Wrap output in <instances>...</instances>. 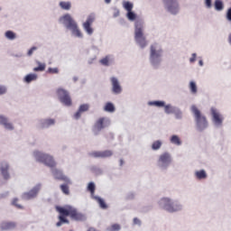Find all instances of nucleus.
<instances>
[{
    "label": "nucleus",
    "mask_w": 231,
    "mask_h": 231,
    "mask_svg": "<svg viewBox=\"0 0 231 231\" xmlns=\"http://www.w3.org/2000/svg\"><path fill=\"white\" fill-rule=\"evenodd\" d=\"M32 156L39 163H43L51 169L52 176L55 180H60V181H65V183L71 185V180H69L68 176L64 175L62 171L55 168L57 162H55L53 156L39 150L34 151L32 152Z\"/></svg>",
    "instance_id": "nucleus-1"
},
{
    "label": "nucleus",
    "mask_w": 231,
    "mask_h": 231,
    "mask_svg": "<svg viewBox=\"0 0 231 231\" xmlns=\"http://www.w3.org/2000/svg\"><path fill=\"white\" fill-rule=\"evenodd\" d=\"M59 23L60 24H63L67 30H69L72 37H76L77 39H82L84 37V34H82V32L79 29V23H77V21L73 19L71 14H66L60 16Z\"/></svg>",
    "instance_id": "nucleus-2"
},
{
    "label": "nucleus",
    "mask_w": 231,
    "mask_h": 231,
    "mask_svg": "<svg viewBox=\"0 0 231 231\" xmlns=\"http://www.w3.org/2000/svg\"><path fill=\"white\" fill-rule=\"evenodd\" d=\"M149 62L153 69H160L163 62V48L158 43L150 46Z\"/></svg>",
    "instance_id": "nucleus-3"
},
{
    "label": "nucleus",
    "mask_w": 231,
    "mask_h": 231,
    "mask_svg": "<svg viewBox=\"0 0 231 231\" xmlns=\"http://www.w3.org/2000/svg\"><path fill=\"white\" fill-rule=\"evenodd\" d=\"M158 206L162 210H165L169 214H176L183 210V204L178 199L163 197L158 201Z\"/></svg>",
    "instance_id": "nucleus-4"
},
{
    "label": "nucleus",
    "mask_w": 231,
    "mask_h": 231,
    "mask_svg": "<svg viewBox=\"0 0 231 231\" xmlns=\"http://www.w3.org/2000/svg\"><path fill=\"white\" fill-rule=\"evenodd\" d=\"M190 111L194 116L195 121V128L198 133H203L208 129V120L207 119V116L203 115L196 105H192Z\"/></svg>",
    "instance_id": "nucleus-5"
},
{
    "label": "nucleus",
    "mask_w": 231,
    "mask_h": 231,
    "mask_svg": "<svg viewBox=\"0 0 231 231\" xmlns=\"http://www.w3.org/2000/svg\"><path fill=\"white\" fill-rule=\"evenodd\" d=\"M134 41L143 50L147 47V39L143 35V21L137 20L134 23Z\"/></svg>",
    "instance_id": "nucleus-6"
},
{
    "label": "nucleus",
    "mask_w": 231,
    "mask_h": 231,
    "mask_svg": "<svg viewBox=\"0 0 231 231\" xmlns=\"http://www.w3.org/2000/svg\"><path fill=\"white\" fill-rule=\"evenodd\" d=\"M172 162H174V159H172V154L169 152H163L157 158L156 167L159 169V171L165 172L169 171V167L172 165Z\"/></svg>",
    "instance_id": "nucleus-7"
},
{
    "label": "nucleus",
    "mask_w": 231,
    "mask_h": 231,
    "mask_svg": "<svg viewBox=\"0 0 231 231\" xmlns=\"http://www.w3.org/2000/svg\"><path fill=\"white\" fill-rule=\"evenodd\" d=\"M60 211L64 216H69L71 219L74 221H86L88 219V217H86V214L80 213L72 206L67 205V208H60Z\"/></svg>",
    "instance_id": "nucleus-8"
},
{
    "label": "nucleus",
    "mask_w": 231,
    "mask_h": 231,
    "mask_svg": "<svg viewBox=\"0 0 231 231\" xmlns=\"http://www.w3.org/2000/svg\"><path fill=\"white\" fill-rule=\"evenodd\" d=\"M111 125V120L106 117H100L96 121L92 127V133L95 134V136H98L100 134V132L103 129H106V127H109Z\"/></svg>",
    "instance_id": "nucleus-9"
},
{
    "label": "nucleus",
    "mask_w": 231,
    "mask_h": 231,
    "mask_svg": "<svg viewBox=\"0 0 231 231\" xmlns=\"http://www.w3.org/2000/svg\"><path fill=\"white\" fill-rule=\"evenodd\" d=\"M164 8L168 14L178 15L180 14V1L178 0H162Z\"/></svg>",
    "instance_id": "nucleus-10"
},
{
    "label": "nucleus",
    "mask_w": 231,
    "mask_h": 231,
    "mask_svg": "<svg viewBox=\"0 0 231 231\" xmlns=\"http://www.w3.org/2000/svg\"><path fill=\"white\" fill-rule=\"evenodd\" d=\"M57 95L60 102L63 104V106H66L67 107L71 106V96H69V92L68 90L64 88H58Z\"/></svg>",
    "instance_id": "nucleus-11"
},
{
    "label": "nucleus",
    "mask_w": 231,
    "mask_h": 231,
    "mask_svg": "<svg viewBox=\"0 0 231 231\" xmlns=\"http://www.w3.org/2000/svg\"><path fill=\"white\" fill-rule=\"evenodd\" d=\"M211 122L215 125V127H223V115L219 113V110L216 107H211Z\"/></svg>",
    "instance_id": "nucleus-12"
},
{
    "label": "nucleus",
    "mask_w": 231,
    "mask_h": 231,
    "mask_svg": "<svg viewBox=\"0 0 231 231\" xmlns=\"http://www.w3.org/2000/svg\"><path fill=\"white\" fill-rule=\"evenodd\" d=\"M41 189H42V184H36L30 191L23 193L22 199H24L25 201H30V199H35V198L39 196Z\"/></svg>",
    "instance_id": "nucleus-13"
},
{
    "label": "nucleus",
    "mask_w": 231,
    "mask_h": 231,
    "mask_svg": "<svg viewBox=\"0 0 231 231\" xmlns=\"http://www.w3.org/2000/svg\"><path fill=\"white\" fill-rule=\"evenodd\" d=\"M96 15L94 13L90 14L88 17L85 23H83V30L88 33V35H93L95 30L93 27H91V24L95 23Z\"/></svg>",
    "instance_id": "nucleus-14"
},
{
    "label": "nucleus",
    "mask_w": 231,
    "mask_h": 231,
    "mask_svg": "<svg viewBox=\"0 0 231 231\" xmlns=\"http://www.w3.org/2000/svg\"><path fill=\"white\" fill-rule=\"evenodd\" d=\"M0 125L5 129V131H14L15 126L14 123L10 121V117L5 115L0 114Z\"/></svg>",
    "instance_id": "nucleus-15"
},
{
    "label": "nucleus",
    "mask_w": 231,
    "mask_h": 231,
    "mask_svg": "<svg viewBox=\"0 0 231 231\" xmlns=\"http://www.w3.org/2000/svg\"><path fill=\"white\" fill-rule=\"evenodd\" d=\"M113 152L110 150L106 151H94L88 152L90 158H111Z\"/></svg>",
    "instance_id": "nucleus-16"
},
{
    "label": "nucleus",
    "mask_w": 231,
    "mask_h": 231,
    "mask_svg": "<svg viewBox=\"0 0 231 231\" xmlns=\"http://www.w3.org/2000/svg\"><path fill=\"white\" fill-rule=\"evenodd\" d=\"M55 122L56 121L53 118L39 119L37 127H39V129H49V127H51V125H55Z\"/></svg>",
    "instance_id": "nucleus-17"
},
{
    "label": "nucleus",
    "mask_w": 231,
    "mask_h": 231,
    "mask_svg": "<svg viewBox=\"0 0 231 231\" xmlns=\"http://www.w3.org/2000/svg\"><path fill=\"white\" fill-rule=\"evenodd\" d=\"M111 84H112V93L114 95H120L122 93V86L120 85V81H118V79L116 77H112L110 79Z\"/></svg>",
    "instance_id": "nucleus-18"
},
{
    "label": "nucleus",
    "mask_w": 231,
    "mask_h": 231,
    "mask_svg": "<svg viewBox=\"0 0 231 231\" xmlns=\"http://www.w3.org/2000/svg\"><path fill=\"white\" fill-rule=\"evenodd\" d=\"M8 169H10V165L6 162H2L0 163V172L5 181L10 180V173L8 172Z\"/></svg>",
    "instance_id": "nucleus-19"
},
{
    "label": "nucleus",
    "mask_w": 231,
    "mask_h": 231,
    "mask_svg": "<svg viewBox=\"0 0 231 231\" xmlns=\"http://www.w3.org/2000/svg\"><path fill=\"white\" fill-rule=\"evenodd\" d=\"M60 208H68V205L64 206V207H60V206H56V210L57 212H59L60 216H59V219L60 221V223H66L67 225H69V220H68V216L69 215H64L62 214V212H60Z\"/></svg>",
    "instance_id": "nucleus-20"
},
{
    "label": "nucleus",
    "mask_w": 231,
    "mask_h": 231,
    "mask_svg": "<svg viewBox=\"0 0 231 231\" xmlns=\"http://www.w3.org/2000/svg\"><path fill=\"white\" fill-rule=\"evenodd\" d=\"M17 226L15 222H3L0 226L1 230H14Z\"/></svg>",
    "instance_id": "nucleus-21"
},
{
    "label": "nucleus",
    "mask_w": 231,
    "mask_h": 231,
    "mask_svg": "<svg viewBox=\"0 0 231 231\" xmlns=\"http://www.w3.org/2000/svg\"><path fill=\"white\" fill-rule=\"evenodd\" d=\"M178 106H172L171 104H168V105H165L164 106V113L166 115H173L174 114V111H176V108Z\"/></svg>",
    "instance_id": "nucleus-22"
},
{
    "label": "nucleus",
    "mask_w": 231,
    "mask_h": 231,
    "mask_svg": "<svg viewBox=\"0 0 231 231\" xmlns=\"http://www.w3.org/2000/svg\"><path fill=\"white\" fill-rule=\"evenodd\" d=\"M100 64H102V66L109 67L111 64H113V58L107 55L100 60Z\"/></svg>",
    "instance_id": "nucleus-23"
},
{
    "label": "nucleus",
    "mask_w": 231,
    "mask_h": 231,
    "mask_svg": "<svg viewBox=\"0 0 231 231\" xmlns=\"http://www.w3.org/2000/svg\"><path fill=\"white\" fill-rule=\"evenodd\" d=\"M5 37L7 39V41H15V39H17V33H15L14 31H6L5 32Z\"/></svg>",
    "instance_id": "nucleus-24"
},
{
    "label": "nucleus",
    "mask_w": 231,
    "mask_h": 231,
    "mask_svg": "<svg viewBox=\"0 0 231 231\" xmlns=\"http://www.w3.org/2000/svg\"><path fill=\"white\" fill-rule=\"evenodd\" d=\"M92 199H95L96 201H97L100 208H103V210H106V208H107V204H106V201H104V199L98 196H96Z\"/></svg>",
    "instance_id": "nucleus-25"
},
{
    "label": "nucleus",
    "mask_w": 231,
    "mask_h": 231,
    "mask_svg": "<svg viewBox=\"0 0 231 231\" xmlns=\"http://www.w3.org/2000/svg\"><path fill=\"white\" fill-rule=\"evenodd\" d=\"M214 6L217 12H221L225 9V4H223L222 0H215Z\"/></svg>",
    "instance_id": "nucleus-26"
},
{
    "label": "nucleus",
    "mask_w": 231,
    "mask_h": 231,
    "mask_svg": "<svg viewBox=\"0 0 231 231\" xmlns=\"http://www.w3.org/2000/svg\"><path fill=\"white\" fill-rule=\"evenodd\" d=\"M104 111H106V113H115V105L111 102H107L104 106Z\"/></svg>",
    "instance_id": "nucleus-27"
},
{
    "label": "nucleus",
    "mask_w": 231,
    "mask_h": 231,
    "mask_svg": "<svg viewBox=\"0 0 231 231\" xmlns=\"http://www.w3.org/2000/svg\"><path fill=\"white\" fill-rule=\"evenodd\" d=\"M33 80H37V74H28L24 77V82L30 84V82H33Z\"/></svg>",
    "instance_id": "nucleus-28"
},
{
    "label": "nucleus",
    "mask_w": 231,
    "mask_h": 231,
    "mask_svg": "<svg viewBox=\"0 0 231 231\" xmlns=\"http://www.w3.org/2000/svg\"><path fill=\"white\" fill-rule=\"evenodd\" d=\"M171 143H172L173 145H181V139H180V136L174 134L171 135V139H170Z\"/></svg>",
    "instance_id": "nucleus-29"
},
{
    "label": "nucleus",
    "mask_w": 231,
    "mask_h": 231,
    "mask_svg": "<svg viewBox=\"0 0 231 231\" xmlns=\"http://www.w3.org/2000/svg\"><path fill=\"white\" fill-rule=\"evenodd\" d=\"M59 6L61 8V10H71V2L61 1L60 2Z\"/></svg>",
    "instance_id": "nucleus-30"
},
{
    "label": "nucleus",
    "mask_w": 231,
    "mask_h": 231,
    "mask_svg": "<svg viewBox=\"0 0 231 231\" xmlns=\"http://www.w3.org/2000/svg\"><path fill=\"white\" fill-rule=\"evenodd\" d=\"M173 115H174L176 120H182L183 119V112L178 106L174 110Z\"/></svg>",
    "instance_id": "nucleus-31"
},
{
    "label": "nucleus",
    "mask_w": 231,
    "mask_h": 231,
    "mask_svg": "<svg viewBox=\"0 0 231 231\" xmlns=\"http://www.w3.org/2000/svg\"><path fill=\"white\" fill-rule=\"evenodd\" d=\"M148 106H155V107H165V101H149Z\"/></svg>",
    "instance_id": "nucleus-32"
},
{
    "label": "nucleus",
    "mask_w": 231,
    "mask_h": 231,
    "mask_svg": "<svg viewBox=\"0 0 231 231\" xmlns=\"http://www.w3.org/2000/svg\"><path fill=\"white\" fill-rule=\"evenodd\" d=\"M195 176L198 180H205L207 178V171H205V170H200L195 172Z\"/></svg>",
    "instance_id": "nucleus-33"
},
{
    "label": "nucleus",
    "mask_w": 231,
    "mask_h": 231,
    "mask_svg": "<svg viewBox=\"0 0 231 231\" xmlns=\"http://www.w3.org/2000/svg\"><path fill=\"white\" fill-rule=\"evenodd\" d=\"M189 91L191 95H196L198 93V85H196V82L194 81L189 82Z\"/></svg>",
    "instance_id": "nucleus-34"
},
{
    "label": "nucleus",
    "mask_w": 231,
    "mask_h": 231,
    "mask_svg": "<svg viewBox=\"0 0 231 231\" xmlns=\"http://www.w3.org/2000/svg\"><path fill=\"white\" fill-rule=\"evenodd\" d=\"M95 189H96L95 182H89L88 185V192H90L92 199L97 197L95 196Z\"/></svg>",
    "instance_id": "nucleus-35"
},
{
    "label": "nucleus",
    "mask_w": 231,
    "mask_h": 231,
    "mask_svg": "<svg viewBox=\"0 0 231 231\" xmlns=\"http://www.w3.org/2000/svg\"><path fill=\"white\" fill-rule=\"evenodd\" d=\"M162 143H162V141H160V140L153 142L152 144V151H160V149H162Z\"/></svg>",
    "instance_id": "nucleus-36"
},
{
    "label": "nucleus",
    "mask_w": 231,
    "mask_h": 231,
    "mask_svg": "<svg viewBox=\"0 0 231 231\" xmlns=\"http://www.w3.org/2000/svg\"><path fill=\"white\" fill-rule=\"evenodd\" d=\"M128 21H136V14L133 11H128L126 14Z\"/></svg>",
    "instance_id": "nucleus-37"
},
{
    "label": "nucleus",
    "mask_w": 231,
    "mask_h": 231,
    "mask_svg": "<svg viewBox=\"0 0 231 231\" xmlns=\"http://www.w3.org/2000/svg\"><path fill=\"white\" fill-rule=\"evenodd\" d=\"M38 67L33 69V71H44L46 69V64L37 61Z\"/></svg>",
    "instance_id": "nucleus-38"
},
{
    "label": "nucleus",
    "mask_w": 231,
    "mask_h": 231,
    "mask_svg": "<svg viewBox=\"0 0 231 231\" xmlns=\"http://www.w3.org/2000/svg\"><path fill=\"white\" fill-rule=\"evenodd\" d=\"M91 172H93L94 174H96V176H100V174H102V169L97 167V166H92L90 168Z\"/></svg>",
    "instance_id": "nucleus-39"
},
{
    "label": "nucleus",
    "mask_w": 231,
    "mask_h": 231,
    "mask_svg": "<svg viewBox=\"0 0 231 231\" xmlns=\"http://www.w3.org/2000/svg\"><path fill=\"white\" fill-rule=\"evenodd\" d=\"M123 6L127 12L133 11V3L131 2H124Z\"/></svg>",
    "instance_id": "nucleus-40"
},
{
    "label": "nucleus",
    "mask_w": 231,
    "mask_h": 231,
    "mask_svg": "<svg viewBox=\"0 0 231 231\" xmlns=\"http://www.w3.org/2000/svg\"><path fill=\"white\" fill-rule=\"evenodd\" d=\"M60 187L63 194L69 195V187L67 184H61Z\"/></svg>",
    "instance_id": "nucleus-41"
},
{
    "label": "nucleus",
    "mask_w": 231,
    "mask_h": 231,
    "mask_svg": "<svg viewBox=\"0 0 231 231\" xmlns=\"http://www.w3.org/2000/svg\"><path fill=\"white\" fill-rule=\"evenodd\" d=\"M88 109H89V105H88V104H83V105L79 106V110L81 113H86V111H88Z\"/></svg>",
    "instance_id": "nucleus-42"
},
{
    "label": "nucleus",
    "mask_w": 231,
    "mask_h": 231,
    "mask_svg": "<svg viewBox=\"0 0 231 231\" xmlns=\"http://www.w3.org/2000/svg\"><path fill=\"white\" fill-rule=\"evenodd\" d=\"M47 73H51L52 75H58L59 68H49Z\"/></svg>",
    "instance_id": "nucleus-43"
},
{
    "label": "nucleus",
    "mask_w": 231,
    "mask_h": 231,
    "mask_svg": "<svg viewBox=\"0 0 231 231\" xmlns=\"http://www.w3.org/2000/svg\"><path fill=\"white\" fill-rule=\"evenodd\" d=\"M6 91H8V88H6V86H0V97L3 95H6Z\"/></svg>",
    "instance_id": "nucleus-44"
},
{
    "label": "nucleus",
    "mask_w": 231,
    "mask_h": 231,
    "mask_svg": "<svg viewBox=\"0 0 231 231\" xmlns=\"http://www.w3.org/2000/svg\"><path fill=\"white\" fill-rule=\"evenodd\" d=\"M112 231H120L122 230V226L119 224H113L111 226Z\"/></svg>",
    "instance_id": "nucleus-45"
},
{
    "label": "nucleus",
    "mask_w": 231,
    "mask_h": 231,
    "mask_svg": "<svg viewBox=\"0 0 231 231\" xmlns=\"http://www.w3.org/2000/svg\"><path fill=\"white\" fill-rule=\"evenodd\" d=\"M204 5H205L206 8L210 10V8H212V0H205Z\"/></svg>",
    "instance_id": "nucleus-46"
},
{
    "label": "nucleus",
    "mask_w": 231,
    "mask_h": 231,
    "mask_svg": "<svg viewBox=\"0 0 231 231\" xmlns=\"http://www.w3.org/2000/svg\"><path fill=\"white\" fill-rule=\"evenodd\" d=\"M34 51H37V47H35V46L32 47V48L28 51L27 56H28V57H32V55H33V52H34Z\"/></svg>",
    "instance_id": "nucleus-47"
},
{
    "label": "nucleus",
    "mask_w": 231,
    "mask_h": 231,
    "mask_svg": "<svg viewBox=\"0 0 231 231\" xmlns=\"http://www.w3.org/2000/svg\"><path fill=\"white\" fill-rule=\"evenodd\" d=\"M17 201H19L18 199H14L12 204L14 205V207H17V208H23V206L17 204Z\"/></svg>",
    "instance_id": "nucleus-48"
},
{
    "label": "nucleus",
    "mask_w": 231,
    "mask_h": 231,
    "mask_svg": "<svg viewBox=\"0 0 231 231\" xmlns=\"http://www.w3.org/2000/svg\"><path fill=\"white\" fill-rule=\"evenodd\" d=\"M81 111L80 110H78L75 114H74V118L76 119V120H79V118H80V116H81Z\"/></svg>",
    "instance_id": "nucleus-49"
},
{
    "label": "nucleus",
    "mask_w": 231,
    "mask_h": 231,
    "mask_svg": "<svg viewBox=\"0 0 231 231\" xmlns=\"http://www.w3.org/2000/svg\"><path fill=\"white\" fill-rule=\"evenodd\" d=\"M196 57H198V54L192 53L191 58L189 59V62H191V63L196 62Z\"/></svg>",
    "instance_id": "nucleus-50"
},
{
    "label": "nucleus",
    "mask_w": 231,
    "mask_h": 231,
    "mask_svg": "<svg viewBox=\"0 0 231 231\" xmlns=\"http://www.w3.org/2000/svg\"><path fill=\"white\" fill-rule=\"evenodd\" d=\"M134 225H142V221L138 217L134 218Z\"/></svg>",
    "instance_id": "nucleus-51"
},
{
    "label": "nucleus",
    "mask_w": 231,
    "mask_h": 231,
    "mask_svg": "<svg viewBox=\"0 0 231 231\" xmlns=\"http://www.w3.org/2000/svg\"><path fill=\"white\" fill-rule=\"evenodd\" d=\"M134 198V193L130 192L126 195V199H133Z\"/></svg>",
    "instance_id": "nucleus-52"
},
{
    "label": "nucleus",
    "mask_w": 231,
    "mask_h": 231,
    "mask_svg": "<svg viewBox=\"0 0 231 231\" xmlns=\"http://www.w3.org/2000/svg\"><path fill=\"white\" fill-rule=\"evenodd\" d=\"M118 15H120V11H119V10H116V11L114 13V17H118Z\"/></svg>",
    "instance_id": "nucleus-53"
},
{
    "label": "nucleus",
    "mask_w": 231,
    "mask_h": 231,
    "mask_svg": "<svg viewBox=\"0 0 231 231\" xmlns=\"http://www.w3.org/2000/svg\"><path fill=\"white\" fill-rule=\"evenodd\" d=\"M23 53H18V54L14 55V57H17L18 59H21V57H23Z\"/></svg>",
    "instance_id": "nucleus-54"
},
{
    "label": "nucleus",
    "mask_w": 231,
    "mask_h": 231,
    "mask_svg": "<svg viewBox=\"0 0 231 231\" xmlns=\"http://www.w3.org/2000/svg\"><path fill=\"white\" fill-rule=\"evenodd\" d=\"M56 226H62V222H60V220L59 222H57Z\"/></svg>",
    "instance_id": "nucleus-55"
},
{
    "label": "nucleus",
    "mask_w": 231,
    "mask_h": 231,
    "mask_svg": "<svg viewBox=\"0 0 231 231\" xmlns=\"http://www.w3.org/2000/svg\"><path fill=\"white\" fill-rule=\"evenodd\" d=\"M119 162H120V167H122V165H124V159H120Z\"/></svg>",
    "instance_id": "nucleus-56"
},
{
    "label": "nucleus",
    "mask_w": 231,
    "mask_h": 231,
    "mask_svg": "<svg viewBox=\"0 0 231 231\" xmlns=\"http://www.w3.org/2000/svg\"><path fill=\"white\" fill-rule=\"evenodd\" d=\"M228 42L231 45V33H229V35H228Z\"/></svg>",
    "instance_id": "nucleus-57"
},
{
    "label": "nucleus",
    "mask_w": 231,
    "mask_h": 231,
    "mask_svg": "<svg viewBox=\"0 0 231 231\" xmlns=\"http://www.w3.org/2000/svg\"><path fill=\"white\" fill-rule=\"evenodd\" d=\"M199 66H203V60H200L199 61Z\"/></svg>",
    "instance_id": "nucleus-58"
},
{
    "label": "nucleus",
    "mask_w": 231,
    "mask_h": 231,
    "mask_svg": "<svg viewBox=\"0 0 231 231\" xmlns=\"http://www.w3.org/2000/svg\"><path fill=\"white\" fill-rule=\"evenodd\" d=\"M105 3H106V5H109V4L111 3V0H105Z\"/></svg>",
    "instance_id": "nucleus-59"
},
{
    "label": "nucleus",
    "mask_w": 231,
    "mask_h": 231,
    "mask_svg": "<svg viewBox=\"0 0 231 231\" xmlns=\"http://www.w3.org/2000/svg\"><path fill=\"white\" fill-rule=\"evenodd\" d=\"M73 80H74V82H77V80H79V78L73 77Z\"/></svg>",
    "instance_id": "nucleus-60"
},
{
    "label": "nucleus",
    "mask_w": 231,
    "mask_h": 231,
    "mask_svg": "<svg viewBox=\"0 0 231 231\" xmlns=\"http://www.w3.org/2000/svg\"><path fill=\"white\" fill-rule=\"evenodd\" d=\"M1 10H3V8L0 6V12H1Z\"/></svg>",
    "instance_id": "nucleus-61"
},
{
    "label": "nucleus",
    "mask_w": 231,
    "mask_h": 231,
    "mask_svg": "<svg viewBox=\"0 0 231 231\" xmlns=\"http://www.w3.org/2000/svg\"><path fill=\"white\" fill-rule=\"evenodd\" d=\"M88 64H91V61H89Z\"/></svg>",
    "instance_id": "nucleus-62"
},
{
    "label": "nucleus",
    "mask_w": 231,
    "mask_h": 231,
    "mask_svg": "<svg viewBox=\"0 0 231 231\" xmlns=\"http://www.w3.org/2000/svg\"><path fill=\"white\" fill-rule=\"evenodd\" d=\"M69 231H73V230L70 229Z\"/></svg>",
    "instance_id": "nucleus-63"
}]
</instances>
